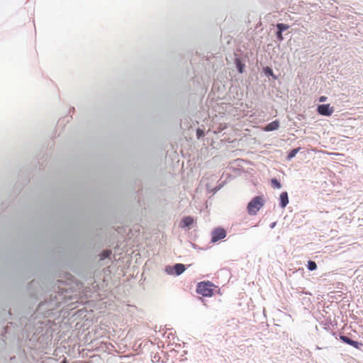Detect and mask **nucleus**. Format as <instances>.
Here are the masks:
<instances>
[{
    "mask_svg": "<svg viewBox=\"0 0 363 363\" xmlns=\"http://www.w3.org/2000/svg\"><path fill=\"white\" fill-rule=\"evenodd\" d=\"M226 236V232L223 228H216L212 233V242H217Z\"/></svg>",
    "mask_w": 363,
    "mask_h": 363,
    "instance_id": "3",
    "label": "nucleus"
},
{
    "mask_svg": "<svg viewBox=\"0 0 363 363\" xmlns=\"http://www.w3.org/2000/svg\"><path fill=\"white\" fill-rule=\"evenodd\" d=\"M289 203V198L287 192L284 191L280 194V206L281 208H285Z\"/></svg>",
    "mask_w": 363,
    "mask_h": 363,
    "instance_id": "8",
    "label": "nucleus"
},
{
    "mask_svg": "<svg viewBox=\"0 0 363 363\" xmlns=\"http://www.w3.org/2000/svg\"><path fill=\"white\" fill-rule=\"evenodd\" d=\"M325 99H326V97H325V96H321V97L320 98L319 101H320V102H323V101H325Z\"/></svg>",
    "mask_w": 363,
    "mask_h": 363,
    "instance_id": "17",
    "label": "nucleus"
},
{
    "mask_svg": "<svg viewBox=\"0 0 363 363\" xmlns=\"http://www.w3.org/2000/svg\"><path fill=\"white\" fill-rule=\"evenodd\" d=\"M174 269L177 275L182 274L185 271V266L183 264H176Z\"/></svg>",
    "mask_w": 363,
    "mask_h": 363,
    "instance_id": "9",
    "label": "nucleus"
},
{
    "mask_svg": "<svg viewBox=\"0 0 363 363\" xmlns=\"http://www.w3.org/2000/svg\"><path fill=\"white\" fill-rule=\"evenodd\" d=\"M62 363H67L66 359H65L62 361Z\"/></svg>",
    "mask_w": 363,
    "mask_h": 363,
    "instance_id": "19",
    "label": "nucleus"
},
{
    "mask_svg": "<svg viewBox=\"0 0 363 363\" xmlns=\"http://www.w3.org/2000/svg\"><path fill=\"white\" fill-rule=\"evenodd\" d=\"M340 339L345 343H347L356 349H360L362 346V343L351 340L347 336L340 335Z\"/></svg>",
    "mask_w": 363,
    "mask_h": 363,
    "instance_id": "5",
    "label": "nucleus"
},
{
    "mask_svg": "<svg viewBox=\"0 0 363 363\" xmlns=\"http://www.w3.org/2000/svg\"><path fill=\"white\" fill-rule=\"evenodd\" d=\"M282 32L280 31V30H278V32L277 33V37L278 38L279 40H283V36H282Z\"/></svg>",
    "mask_w": 363,
    "mask_h": 363,
    "instance_id": "16",
    "label": "nucleus"
},
{
    "mask_svg": "<svg viewBox=\"0 0 363 363\" xmlns=\"http://www.w3.org/2000/svg\"><path fill=\"white\" fill-rule=\"evenodd\" d=\"M201 131H200V130H197V133H198V135H201Z\"/></svg>",
    "mask_w": 363,
    "mask_h": 363,
    "instance_id": "18",
    "label": "nucleus"
},
{
    "mask_svg": "<svg viewBox=\"0 0 363 363\" xmlns=\"http://www.w3.org/2000/svg\"><path fill=\"white\" fill-rule=\"evenodd\" d=\"M110 254H111L110 250H104L101 254V259H102L108 257L110 255Z\"/></svg>",
    "mask_w": 363,
    "mask_h": 363,
    "instance_id": "15",
    "label": "nucleus"
},
{
    "mask_svg": "<svg viewBox=\"0 0 363 363\" xmlns=\"http://www.w3.org/2000/svg\"><path fill=\"white\" fill-rule=\"evenodd\" d=\"M193 223H194V218L192 217L186 216L182 220L181 223H180V227L181 228L189 227L191 225H192Z\"/></svg>",
    "mask_w": 363,
    "mask_h": 363,
    "instance_id": "7",
    "label": "nucleus"
},
{
    "mask_svg": "<svg viewBox=\"0 0 363 363\" xmlns=\"http://www.w3.org/2000/svg\"><path fill=\"white\" fill-rule=\"evenodd\" d=\"M236 65L239 72L242 73L244 65L241 63L240 60H236Z\"/></svg>",
    "mask_w": 363,
    "mask_h": 363,
    "instance_id": "14",
    "label": "nucleus"
},
{
    "mask_svg": "<svg viewBox=\"0 0 363 363\" xmlns=\"http://www.w3.org/2000/svg\"><path fill=\"white\" fill-rule=\"evenodd\" d=\"M264 205V200L262 196H257L253 198L247 206V213L254 216Z\"/></svg>",
    "mask_w": 363,
    "mask_h": 363,
    "instance_id": "1",
    "label": "nucleus"
},
{
    "mask_svg": "<svg viewBox=\"0 0 363 363\" xmlns=\"http://www.w3.org/2000/svg\"><path fill=\"white\" fill-rule=\"evenodd\" d=\"M279 127V122L278 121H274L271 123H269V124H267L264 128L263 130L264 131H272V130H277Z\"/></svg>",
    "mask_w": 363,
    "mask_h": 363,
    "instance_id": "6",
    "label": "nucleus"
},
{
    "mask_svg": "<svg viewBox=\"0 0 363 363\" xmlns=\"http://www.w3.org/2000/svg\"><path fill=\"white\" fill-rule=\"evenodd\" d=\"M277 27L278 30L281 32L283 30H287L289 28V25L284 24V23H278L277 25Z\"/></svg>",
    "mask_w": 363,
    "mask_h": 363,
    "instance_id": "13",
    "label": "nucleus"
},
{
    "mask_svg": "<svg viewBox=\"0 0 363 363\" xmlns=\"http://www.w3.org/2000/svg\"><path fill=\"white\" fill-rule=\"evenodd\" d=\"M213 285L208 282H201L197 285L196 291L203 296H211L213 295Z\"/></svg>",
    "mask_w": 363,
    "mask_h": 363,
    "instance_id": "2",
    "label": "nucleus"
},
{
    "mask_svg": "<svg viewBox=\"0 0 363 363\" xmlns=\"http://www.w3.org/2000/svg\"><path fill=\"white\" fill-rule=\"evenodd\" d=\"M300 148L293 149L288 155L287 158L289 160H291L293 157L296 156V155L299 151Z\"/></svg>",
    "mask_w": 363,
    "mask_h": 363,
    "instance_id": "11",
    "label": "nucleus"
},
{
    "mask_svg": "<svg viewBox=\"0 0 363 363\" xmlns=\"http://www.w3.org/2000/svg\"><path fill=\"white\" fill-rule=\"evenodd\" d=\"M307 267H308V269L309 270L313 271V270L316 269V268H317V264H316V263H315V262H313V261H308Z\"/></svg>",
    "mask_w": 363,
    "mask_h": 363,
    "instance_id": "12",
    "label": "nucleus"
},
{
    "mask_svg": "<svg viewBox=\"0 0 363 363\" xmlns=\"http://www.w3.org/2000/svg\"><path fill=\"white\" fill-rule=\"evenodd\" d=\"M272 185L275 189H281V183L275 178L272 179L271 180Z\"/></svg>",
    "mask_w": 363,
    "mask_h": 363,
    "instance_id": "10",
    "label": "nucleus"
},
{
    "mask_svg": "<svg viewBox=\"0 0 363 363\" xmlns=\"http://www.w3.org/2000/svg\"><path fill=\"white\" fill-rule=\"evenodd\" d=\"M318 112L322 116H329L333 113V108L330 104H322L318 106Z\"/></svg>",
    "mask_w": 363,
    "mask_h": 363,
    "instance_id": "4",
    "label": "nucleus"
}]
</instances>
